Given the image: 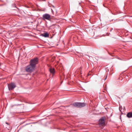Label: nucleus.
<instances>
[{"mask_svg":"<svg viewBox=\"0 0 132 132\" xmlns=\"http://www.w3.org/2000/svg\"><path fill=\"white\" fill-rule=\"evenodd\" d=\"M38 59L37 58H35L30 60V64L35 68L36 65L38 63Z\"/></svg>","mask_w":132,"mask_h":132,"instance_id":"obj_1","label":"nucleus"},{"mask_svg":"<svg viewBox=\"0 0 132 132\" xmlns=\"http://www.w3.org/2000/svg\"><path fill=\"white\" fill-rule=\"evenodd\" d=\"M35 68L30 64L29 65L27 66L26 67L25 69L27 72H31L34 70Z\"/></svg>","mask_w":132,"mask_h":132,"instance_id":"obj_2","label":"nucleus"},{"mask_svg":"<svg viewBox=\"0 0 132 132\" xmlns=\"http://www.w3.org/2000/svg\"><path fill=\"white\" fill-rule=\"evenodd\" d=\"M72 105L76 107L81 108L84 106L85 104L84 103L76 102L73 103Z\"/></svg>","mask_w":132,"mask_h":132,"instance_id":"obj_3","label":"nucleus"},{"mask_svg":"<svg viewBox=\"0 0 132 132\" xmlns=\"http://www.w3.org/2000/svg\"><path fill=\"white\" fill-rule=\"evenodd\" d=\"M42 19L44 20H45V19L50 20L51 19V16L48 14H45L43 15Z\"/></svg>","mask_w":132,"mask_h":132,"instance_id":"obj_4","label":"nucleus"},{"mask_svg":"<svg viewBox=\"0 0 132 132\" xmlns=\"http://www.w3.org/2000/svg\"><path fill=\"white\" fill-rule=\"evenodd\" d=\"M15 86V84L14 83H11L8 85V88L10 90L13 89Z\"/></svg>","mask_w":132,"mask_h":132,"instance_id":"obj_5","label":"nucleus"},{"mask_svg":"<svg viewBox=\"0 0 132 132\" xmlns=\"http://www.w3.org/2000/svg\"><path fill=\"white\" fill-rule=\"evenodd\" d=\"M99 123L100 125H104L105 124V120L103 118H101L99 121Z\"/></svg>","mask_w":132,"mask_h":132,"instance_id":"obj_6","label":"nucleus"},{"mask_svg":"<svg viewBox=\"0 0 132 132\" xmlns=\"http://www.w3.org/2000/svg\"><path fill=\"white\" fill-rule=\"evenodd\" d=\"M49 70L50 73H52L53 75H54L55 73L54 69L53 67H51Z\"/></svg>","mask_w":132,"mask_h":132,"instance_id":"obj_7","label":"nucleus"},{"mask_svg":"<svg viewBox=\"0 0 132 132\" xmlns=\"http://www.w3.org/2000/svg\"><path fill=\"white\" fill-rule=\"evenodd\" d=\"M127 116L129 118H132V112L128 113L127 114Z\"/></svg>","mask_w":132,"mask_h":132,"instance_id":"obj_8","label":"nucleus"},{"mask_svg":"<svg viewBox=\"0 0 132 132\" xmlns=\"http://www.w3.org/2000/svg\"><path fill=\"white\" fill-rule=\"evenodd\" d=\"M42 35L45 37H46L48 36L49 35L47 33H45L42 34Z\"/></svg>","mask_w":132,"mask_h":132,"instance_id":"obj_9","label":"nucleus"},{"mask_svg":"<svg viewBox=\"0 0 132 132\" xmlns=\"http://www.w3.org/2000/svg\"><path fill=\"white\" fill-rule=\"evenodd\" d=\"M54 59H55V57H53V59H52L51 61H53L54 60Z\"/></svg>","mask_w":132,"mask_h":132,"instance_id":"obj_10","label":"nucleus"},{"mask_svg":"<svg viewBox=\"0 0 132 132\" xmlns=\"http://www.w3.org/2000/svg\"><path fill=\"white\" fill-rule=\"evenodd\" d=\"M51 10H52V13H53V10H52V9H51Z\"/></svg>","mask_w":132,"mask_h":132,"instance_id":"obj_11","label":"nucleus"},{"mask_svg":"<svg viewBox=\"0 0 132 132\" xmlns=\"http://www.w3.org/2000/svg\"><path fill=\"white\" fill-rule=\"evenodd\" d=\"M6 124H8V123H7L6 122Z\"/></svg>","mask_w":132,"mask_h":132,"instance_id":"obj_12","label":"nucleus"},{"mask_svg":"<svg viewBox=\"0 0 132 132\" xmlns=\"http://www.w3.org/2000/svg\"><path fill=\"white\" fill-rule=\"evenodd\" d=\"M106 78H105V80L106 79Z\"/></svg>","mask_w":132,"mask_h":132,"instance_id":"obj_13","label":"nucleus"}]
</instances>
